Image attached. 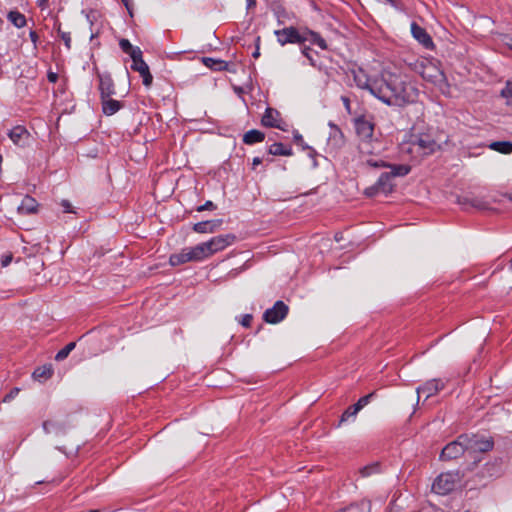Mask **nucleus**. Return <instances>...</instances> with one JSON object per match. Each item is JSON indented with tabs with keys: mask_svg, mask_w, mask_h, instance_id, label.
Instances as JSON below:
<instances>
[{
	"mask_svg": "<svg viewBox=\"0 0 512 512\" xmlns=\"http://www.w3.org/2000/svg\"><path fill=\"white\" fill-rule=\"evenodd\" d=\"M288 310V306L283 301H277L272 308L264 312L263 319L267 323H279L287 316Z\"/></svg>",
	"mask_w": 512,
	"mask_h": 512,
	"instance_id": "13",
	"label": "nucleus"
},
{
	"mask_svg": "<svg viewBox=\"0 0 512 512\" xmlns=\"http://www.w3.org/2000/svg\"><path fill=\"white\" fill-rule=\"evenodd\" d=\"M313 36V42L317 44L321 49H326L327 44L326 41L320 37L318 34L312 33Z\"/></svg>",
	"mask_w": 512,
	"mask_h": 512,
	"instance_id": "42",
	"label": "nucleus"
},
{
	"mask_svg": "<svg viewBox=\"0 0 512 512\" xmlns=\"http://www.w3.org/2000/svg\"><path fill=\"white\" fill-rule=\"evenodd\" d=\"M465 512H470V511H465Z\"/></svg>",
	"mask_w": 512,
	"mask_h": 512,
	"instance_id": "58",
	"label": "nucleus"
},
{
	"mask_svg": "<svg viewBox=\"0 0 512 512\" xmlns=\"http://www.w3.org/2000/svg\"><path fill=\"white\" fill-rule=\"evenodd\" d=\"M465 440L466 436L462 434L458 436L456 440L448 443L441 451L440 460L451 461L464 455L467 450Z\"/></svg>",
	"mask_w": 512,
	"mask_h": 512,
	"instance_id": "8",
	"label": "nucleus"
},
{
	"mask_svg": "<svg viewBox=\"0 0 512 512\" xmlns=\"http://www.w3.org/2000/svg\"><path fill=\"white\" fill-rule=\"evenodd\" d=\"M198 261H202V258L197 246L184 248L179 253L172 254L169 258V263L172 266H178L187 262Z\"/></svg>",
	"mask_w": 512,
	"mask_h": 512,
	"instance_id": "10",
	"label": "nucleus"
},
{
	"mask_svg": "<svg viewBox=\"0 0 512 512\" xmlns=\"http://www.w3.org/2000/svg\"><path fill=\"white\" fill-rule=\"evenodd\" d=\"M76 346V343L75 342H70L68 343L64 348H62L61 350H59L55 356V360L56 361H63L64 359H66L68 357V355L70 354V352L75 348Z\"/></svg>",
	"mask_w": 512,
	"mask_h": 512,
	"instance_id": "35",
	"label": "nucleus"
},
{
	"mask_svg": "<svg viewBox=\"0 0 512 512\" xmlns=\"http://www.w3.org/2000/svg\"><path fill=\"white\" fill-rule=\"evenodd\" d=\"M354 127L358 140L375 138V123L372 119H368L365 116H359L354 120Z\"/></svg>",
	"mask_w": 512,
	"mask_h": 512,
	"instance_id": "12",
	"label": "nucleus"
},
{
	"mask_svg": "<svg viewBox=\"0 0 512 512\" xmlns=\"http://www.w3.org/2000/svg\"><path fill=\"white\" fill-rule=\"evenodd\" d=\"M247 1V9H250L256 5V0H246Z\"/></svg>",
	"mask_w": 512,
	"mask_h": 512,
	"instance_id": "54",
	"label": "nucleus"
},
{
	"mask_svg": "<svg viewBox=\"0 0 512 512\" xmlns=\"http://www.w3.org/2000/svg\"><path fill=\"white\" fill-rule=\"evenodd\" d=\"M359 472L362 477H369L380 472V465L378 463H372L362 467Z\"/></svg>",
	"mask_w": 512,
	"mask_h": 512,
	"instance_id": "34",
	"label": "nucleus"
},
{
	"mask_svg": "<svg viewBox=\"0 0 512 512\" xmlns=\"http://www.w3.org/2000/svg\"><path fill=\"white\" fill-rule=\"evenodd\" d=\"M7 19L17 28H22L26 25V17L17 10L10 11L7 14Z\"/></svg>",
	"mask_w": 512,
	"mask_h": 512,
	"instance_id": "31",
	"label": "nucleus"
},
{
	"mask_svg": "<svg viewBox=\"0 0 512 512\" xmlns=\"http://www.w3.org/2000/svg\"><path fill=\"white\" fill-rule=\"evenodd\" d=\"M281 122L280 113L276 109L270 107L266 108L261 119L262 125L283 130Z\"/></svg>",
	"mask_w": 512,
	"mask_h": 512,
	"instance_id": "20",
	"label": "nucleus"
},
{
	"mask_svg": "<svg viewBox=\"0 0 512 512\" xmlns=\"http://www.w3.org/2000/svg\"><path fill=\"white\" fill-rule=\"evenodd\" d=\"M501 96L506 99L508 105H512V81H507L501 90Z\"/></svg>",
	"mask_w": 512,
	"mask_h": 512,
	"instance_id": "38",
	"label": "nucleus"
},
{
	"mask_svg": "<svg viewBox=\"0 0 512 512\" xmlns=\"http://www.w3.org/2000/svg\"><path fill=\"white\" fill-rule=\"evenodd\" d=\"M386 167L390 168V171L382 173L376 182L379 189L385 194L390 193L393 189V184L391 183L393 177L406 176L410 172V167L407 165L387 164Z\"/></svg>",
	"mask_w": 512,
	"mask_h": 512,
	"instance_id": "5",
	"label": "nucleus"
},
{
	"mask_svg": "<svg viewBox=\"0 0 512 512\" xmlns=\"http://www.w3.org/2000/svg\"><path fill=\"white\" fill-rule=\"evenodd\" d=\"M29 37H30V40L32 41V43L34 45V48H36L37 47V42H38V34H37V32L31 30L30 33H29Z\"/></svg>",
	"mask_w": 512,
	"mask_h": 512,
	"instance_id": "49",
	"label": "nucleus"
},
{
	"mask_svg": "<svg viewBox=\"0 0 512 512\" xmlns=\"http://www.w3.org/2000/svg\"><path fill=\"white\" fill-rule=\"evenodd\" d=\"M252 319H253V317L251 314H245L242 316L240 324L244 327H250Z\"/></svg>",
	"mask_w": 512,
	"mask_h": 512,
	"instance_id": "46",
	"label": "nucleus"
},
{
	"mask_svg": "<svg viewBox=\"0 0 512 512\" xmlns=\"http://www.w3.org/2000/svg\"><path fill=\"white\" fill-rule=\"evenodd\" d=\"M309 51H311V49H309V48H305V49H303V54H304L308 59L312 60V59H311V57H310V55H309Z\"/></svg>",
	"mask_w": 512,
	"mask_h": 512,
	"instance_id": "55",
	"label": "nucleus"
},
{
	"mask_svg": "<svg viewBox=\"0 0 512 512\" xmlns=\"http://www.w3.org/2000/svg\"><path fill=\"white\" fill-rule=\"evenodd\" d=\"M457 202L459 205H461L464 209H468L469 207H473L479 210H484L489 207V203L485 201L482 197L475 196V195H465V196H459L457 198Z\"/></svg>",
	"mask_w": 512,
	"mask_h": 512,
	"instance_id": "17",
	"label": "nucleus"
},
{
	"mask_svg": "<svg viewBox=\"0 0 512 512\" xmlns=\"http://www.w3.org/2000/svg\"><path fill=\"white\" fill-rule=\"evenodd\" d=\"M122 1H123V2H125V5L127 6V2H126V0H122Z\"/></svg>",
	"mask_w": 512,
	"mask_h": 512,
	"instance_id": "57",
	"label": "nucleus"
},
{
	"mask_svg": "<svg viewBox=\"0 0 512 512\" xmlns=\"http://www.w3.org/2000/svg\"><path fill=\"white\" fill-rule=\"evenodd\" d=\"M412 146L422 155H430L440 149L438 142L427 133L416 136L412 141Z\"/></svg>",
	"mask_w": 512,
	"mask_h": 512,
	"instance_id": "9",
	"label": "nucleus"
},
{
	"mask_svg": "<svg viewBox=\"0 0 512 512\" xmlns=\"http://www.w3.org/2000/svg\"><path fill=\"white\" fill-rule=\"evenodd\" d=\"M264 139L265 134L262 131L256 129L249 130L243 135V142L247 145L260 143L264 141Z\"/></svg>",
	"mask_w": 512,
	"mask_h": 512,
	"instance_id": "26",
	"label": "nucleus"
},
{
	"mask_svg": "<svg viewBox=\"0 0 512 512\" xmlns=\"http://www.w3.org/2000/svg\"><path fill=\"white\" fill-rule=\"evenodd\" d=\"M60 205L65 213H74L72 205L68 200H62Z\"/></svg>",
	"mask_w": 512,
	"mask_h": 512,
	"instance_id": "45",
	"label": "nucleus"
},
{
	"mask_svg": "<svg viewBox=\"0 0 512 512\" xmlns=\"http://www.w3.org/2000/svg\"><path fill=\"white\" fill-rule=\"evenodd\" d=\"M19 209L27 213H33L35 211V200L31 197H26Z\"/></svg>",
	"mask_w": 512,
	"mask_h": 512,
	"instance_id": "37",
	"label": "nucleus"
},
{
	"mask_svg": "<svg viewBox=\"0 0 512 512\" xmlns=\"http://www.w3.org/2000/svg\"><path fill=\"white\" fill-rule=\"evenodd\" d=\"M53 375V369L51 365H45L42 367H38L33 372V378L38 381H45L49 379Z\"/></svg>",
	"mask_w": 512,
	"mask_h": 512,
	"instance_id": "30",
	"label": "nucleus"
},
{
	"mask_svg": "<svg viewBox=\"0 0 512 512\" xmlns=\"http://www.w3.org/2000/svg\"><path fill=\"white\" fill-rule=\"evenodd\" d=\"M252 56L254 58H258L260 56V37L259 36L256 38V49L253 52Z\"/></svg>",
	"mask_w": 512,
	"mask_h": 512,
	"instance_id": "50",
	"label": "nucleus"
},
{
	"mask_svg": "<svg viewBox=\"0 0 512 512\" xmlns=\"http://www.w3.org/2000/svg\"><path fill=\"white\" fill-rule=\"evenodd\" d=\"M119 46L124 53L128 54L131 57V59L142 54L140 48L134 47L127 39H121L119 42Z\"/></svg>",
	"mask_w": 512,
	"mask_h": 512,
	"instance_id": "29",
	"label": "nucleus"
},
{
	"mask_svg": "<svg viewBox=\"0 0 512 512\" xmlns=\"http://www.w3.org/2000/svg\"><path fill=\"white\" fill-rule=\"evenodd\" d=\"M215 208L216 206L212 201H206L203 205L197 208V211L214 210Z\"/></svg>",
	"mask_w": 512,
	"mask_h": 512,
	"instance_id": "43",
	"label": "nucleus"
},
{
	"mask_svg": "<svg viewBox=\"0 0 512 512\" xmlns=\"http://www.w3.org/2000/svg\"><path fill=\"white\" fill-rule=\"evenodd\" d=\"M202 63L213 71H225L228 70V63L221 59H215L212 57H203Z\"/></svg>",
	"mask_w": 512,
	"mask_h": 512,
	"instance_id": "25",
	"label": "nucleus"
},
{
	"mask_svg": "<svg viewBox=\"0 0 512 512\" xmlns=\"http://www.w3.org/2000/svg\"><path fill=\"white\" fill-rule=\"evenodd\" d=\"M222 224V220H208L198 222L193 226V230L197 233H213Z\"/></svg>",
	"mask_w": 512,
	"mask_h": 512,
	"instance_id": "24",
	"label": "nucleus"
},
{
	"mask_svg": "<svg viewBox=\"0 0 512 512\" xmlns=\"http://www.w3.org/2000/svg\"><path fill=\"white\" fill-rule=\"evenodd\" d=\"M235 239L236 237L233 234L217 235L211 238L209 241L200 243L196 246L202 260H204L232 245Z\"/></svg>",
	"mask_w": 512,
	"mask_h": 512,
	"instance_id": "3",
	"label": "nucleus"
},
{
	"mask_svg": "<svg viewBox=\"0 0 512 512\" xmlns=\"http://www.w3.org/2000/svg\"><path fill=\"white\" fill-rule=\"evenodd\" d=\"M269 154L274 156H291L293 155L292 148L290 146H285L282 143H274L270 145L268 149Z\"/></svg>",
	"mask_w": 512,
	"mask_h": 512,
	"instance_id": "28",
	"label": "nucleus"
},
{
	"mask_svg": "<svg viewBox=\"0 0 512 512\" xmlns=\"http://www.w3.org/2000/svg\"><path fill=\"white\" fill-rule=\"evenodd\" d=\"M98 79V90L100 93V98H107L108 96H113L116 93L115 85L110 74H98Z\"/></svg>",
	"mask_w": 512,
	"mask_h": 512,
	"instance_id": "18",
	"label": "nucleus"
},
{
	"mask_svg": "<svg viewBox=\"0 0 512 512\" xmlns=\"http://www.w3.org/2000/svg\"><path fill=\"white\" fill-rule=\"evenodd\" d=\"M131 68L137 71L142 77V82L145 87H150L153 81V76L150 73L149 66L142 58V54L132 59Z\"/></svg>",
	"mask_w": 512,
	"mask_h": 512,
	"instance_id": "15",
	"label": "nucleus"
},
{
	"mask_svg": "<svg viewBox=\"0 0 512 512\" xmlns=\"http://www.w3.org/2000/svg\"><path fill=\"white\" fill-rule=\"evenodd\" d=\"M378 193H382V191L379 189L378 185L375 183L374 185L366 188L365 195L369 197H373L377 195Z\"/></svg>",
	"mask_w": 512,
	"mask_h": 512,
	"instance_id": "41",
	"label": "nucleus"
},
{
	"mask_svg": "<svg viewBox=\"0 0 512 512\" xmlns=\"http://www.w3.org/2000/svg\"><path fill=\"white\" fill-rule=\"evenodd\" d=\"M360 410L358 409V407H356L355 405H351L349 406L341 415L340 417V420H339V423L337 425V427H340L343 423L349 421L350 419H355V417L357 416L358 412Z\"/></svg>",
	"mask_w": 512,
	"mask_h": 512,
	"instance_id": "32",
	"label": "nucleus"
},
{
	"mask_svg": "<svg viewBox=\"0 0 512 512\" xmlns=\"http://www.w3.org/2000/svg\"><path fill=\"white\" fill-rule=\"evenodd\" d=\"M371 94L389 106H405L418 99V89L401 75L383 74L372 86Z\"/></svg>",
	"mask_w": 512,
	"mask_h": 512,
	"instance_id": "1",
	"label": "nucleus"
},
{
	"mask_svg": "<svg viewBox=\"0 0 512 512\" xmlns=\"http://www.w3.org/2000/svg\"><path fill=\"white\" fill-rule=\"evenodd\" d=\"M466 436L465 445L467 446L466 453H485L491 451L494 447L492 437H485L478 434H463Z\"/></svg>",
	"mask_w": 512,
	"mask_h": 512,
	"instance_id": "7",
	"label": "nucleus"
},
{
	"mask_svg": "<svg viewBox=\"0 0 512 512\" xmlns=\"http://www.w3.org/2000/svg\"><path fill=\"white\" fill-rule=\"evenodd\" d=\"M330 131L327 140V145L334 151L341 149L345 145V136L342 130L333 122L328 124Z\"/></svg>",
	"mask_w": 512,
	"mask_h": 512,
	"instance_id": "14",
	"label": "nucleus"
},
{
	"mask_svg": "<svg viewBox=\"0 0 512 512\" xmlns=\"http://www.w3.org/2000/svg\"><path fill=\"white\" fill-rule=\"evenodd\" d=\"M510 266H511V269H512V258H511V261H510Z\"/></svg>",
	"mask_w": 512,
	"mask_h": 512,
	"instance_id": "56",
	"label": "nucleus"
},
{
	"mask_svg": "<svg viewBox=\"0 0 512 512\" xmlns=\"http://www.w3.org/2000/svg\"><path fill=\"white\" fill-rule=\"evenodd\" d=\"M100 100L102 112L106 116H112L124 107L123 102L113 99L112 96L100 98Z\"/></svg>",
	"mask_w": 512,
	"mask_h": 512,
	"instance_id": "22",
	"label": "nucleus"
},
{
	"mask_svg": "<svg viewBox=\"0 0 512 512\" xmlns=\"http://www.w3.org/2000/svg\"><path fill=\"white\" fill-rule=\"evenodd\" d=\"M58 33H59L61 39L64 41L66 48L70 49L71 48V36H70V33L69 32L61 31L60 29H58Z\"/></svg>",
	"mask_w": 512,
	"mask_h": 512,
	"instance_id": "40",
	"label": "nucleus"
},
{
	"mask_svg": "<svg viewBox=\"0 0 512 512\" xmlns=\"http://www.w3.org/2000/svg\"><path fill=\"white\" fill-rule=\"evenodd\" d=\"M411 33L413 37L425 48L433 47V41L430 35L426 32L424 28L419 26L416 22L411 23Z\"/></svg>",
	"mask_w": 512,
	"mask_h": 512,
	"instance_id": "21",
	"label": "nucleus"
},
{
	"mask_svg": "<svg viewBox=\"0 0 512 512\" xmlns=\"http://www.w3.org/2000/svg\"><path fill=\"white\" fill-rule=\"evenodd\" d=\"M261 163H262V159L260 157H254L253 162H252L253 169H255L256 166L260 165Z\"/></svg>",
	"mask_w": 512,
	"mask_h": 512,
	"instance_id": "53",
	"label": "nucleus"
},
{
	"mask_svg": "<svg viewBox=\"0 0 512 512\" xmlns=\"http://www.w3.org/2000/svg\"><path fill=\"white\" fill-rule=\"evenodd\" d=\"M377 79L370 80L368 78L362 79L361 76H355V82L357 86L361 89H367L371 93L372 86L375 84Z\"/></svg>",
	"mask_w": 512,
	"mask_h": 512,
	"instance_id": "36",
	"label": "nucleus"
},
{
	"mask_svg": "<svg viewBox=\"0 0 512 512\" xmlns=\"http://www.w3.org/2000/svg\"><path fill=\"white\" fill-rule=\"evenodd\" d=\"M511 48H512V45H511Z\"/></svg>",
	"mask_w": 512,
	"mask_h": 512,
	"instance_id": "59",
	"label": "nucleus"
},
{
	"mask_svg": "<svg viewBox=\"0 0 512 512\" xmlns=\"http://www.w3.org/2000/svg\"><path fill=\"white\" fill-rule=\"evenodd\" d=\"M57 78H58V76H57V74H56V73H53V72H49V73H48V80H49L50 82H56V81H57Z\"/></svg>",
	"mask_w": 512,
	"mask_h": 512,
	"instance_id": "52",
	"label": "nucleus"
},
{
	"mask_svg": "<svg viewBox=\"0 0 512 512\" xmlns=\"http://www.w3.org/2000/svg\"><path fill=\"white\" fill-rule=\"evenodd\" d=\"M444 388V383L440 379H432L425 382L422 386L417 387L416 392L418 395L417 402L419 401L420 394H425L426 399L436 395Z\"/></svg>",
	"mask_w": 512,
	"mask_h": 512,
	"instance_id": "16",
	"label": "nucleus"
},
{
	"mask_svg": "<svg viewBox=\"0 0 512 512\" xmlns=\"http://www.w3.org/2000/svg\"><path fill=\"white\" fill-rule=\"evenodd\" d=\"M55 428H56V424L51 421H45L43 423V429H44L45 433H47V434L52 433Z\"/></svg>",
	"mask_w": 512,
	"mask_h": 512,
	"instance_id": "44",
	"label": "nucleus"
},
{
	"mask_svg": "<svg viewBox=\"0 0 512 512\" xmlns=\"http://www.w3.org/2000/svg\"><path fill=\"white\" fill-rule=\"evenodd\" d=\"M372 504L368 499H362L357 502H353L345 508L338 510L337 512H371Z\"/></svg>",
	"mask_w": 512,
	"mask_h": 512,
	"instance_id": "23",
	"label": "nucleus"
},
{
	"mask_svg": "<svg viewBox=\"0 0 512 512\" xmlns=\"http://www.w3.org/2000/svg\"><path fill=\"white\" fill-rule=\"evenodd\" d=\"M488 148L501 154L512 153V142L510 141H494L488 145Z\"/></svg>",
	"mask_w": 512,
	"mask_h": 512,
	"instance_id": "27",
	"label": "nucleus"
},
{
	"mask_svg": "<svg viewBox=\"0 0 512 512\" xmlns=\"http://www.w3.org/2000/svg\"><path fill=\"white\" fill-rule=\"evenodd\" d=\"M12 260V256L9 255V256H5L3 259H2V266L3 267H6L7 265H9V263L11 262Z\"/></svg>",
	"mask_w": 512,
	"mask_h": 512,
	"instance_id": "51",
	"label": "nucleus"
},
{
	"mask_svg": "<svg viewBox=\"0 0 512 512\" xmlns=\"http://www.w3.org/2000/svg\"><path fill=\"white\" fill-rule=\"evenodd\" d=\"M416 69L424 80L433 83L441 90L447 86L445 74L433 63L422 61L416 66Z\"/></svg>",
	"mask_w": 512,
	"mask_h": 512,
	"instance_id": "4",
	"label": "nucleus"
},
{
	"mask_svg": "<svg viewBox=\"0 0 512 512\" xmlns=\"http://www.w3.org/2000/svg\"><path fill=\"white\" fill-rule=\"evenodd\" d=\"M341 101L343 102V105L346 109V111L351 114V105H350V99L347 96H341Z\"/></svg>",
	"mask_w": 512,
	"mask_h": 512,
	"instance_id": "48",
	"label": "nucleus"
},
{
	"mask_svg": "<svg viewBox=\"0 0 512 512\" xmlns=\"http://www.w3.org/2000/svg\"><path fill=\"white\" fill-rule=\"evenodd\" d=\"M19 388H13L5 397L4 401L8 402L11 401L13 398H15L19 393Z\"/></svg>",
	"mask_w": 512,
	"mask_h": 512,
	"instance_id": "47",
	"label": "nucleus"
},
{
	"mask_svg": "<svg viewBox=\"0 0 512 512\" xmlns=\"http://www.w3.org/2000/svg\"><path fill=\"white\" fill-rule=\"evenodd\" d=\"M278 43L281 46H284L286 44H296V43H303L306 41V38L299 33V31L293 27H285L280 30H276L274 32Z\"/></svg>",
	"mask_w": 512,
	"mask_h": 512,
	"instance_id": "11",
	"label": "nucleus"
},
{
	"mask_svg": "<svg viewBox=\"0 0 512 512\" xmlns=\"http://www.w3.org/2000/svg\"><path fill=\"white\" fill-rule=\"evenodd\" d=\"M375 396V392L369 393L363 397H361L356 404H354L356 407H358L359 410L363 409Z\"/></svg>",
	"mask_w": 512,
	"mask_h": 512,
	"instance_id": "39",
	"label": "nucleus"
},
{
	"mask_svg": "<svg viewBox=\"0 0 512 512\" xmlns=\"http://www.w3.org/2000/svg\"><path fill=\"white\" fill-rule=\"evenodd\" d=\"M460 481L458 472H445L436 477L432 484V491L439 495H447L455 489Z\"/></svg>",
	"mask_w": 512,
	"mask_h": 512,
	"instance_id": "6",
	"label": "nucleus"
},
{
	"mask_svg": "<svg viewBox=\"0 0 512 512\" xmlns=\"http://www.w3.org/2000/svg\"><path fill=\"white\" fill-rule=\"evenodd\" d=\"M8 137L17 146L24 147L30 138L29 131L21 125H17L8 132Z\"/></svg>",
	"mask_w": 512,
	"mask_h": 512,
	"instance_id": "19",
	"label": "nucleus"
},
{
	"mask_svg": "<svg viewBox=\"0 0 512 512\" xmlns=\"http://www.w3.org/2000/svg\"><path fill=\"white\" fill-rule=\"evenodd\" d=\"M381 150V142L376 137L371 139L358 140L357 151L360 165L376 169L387 166L385 161L375 158L380 154Z\"/></svg>",
	"mask_w": 512,
	"mask_h": 512,
	"instance_id": "2",
	"label": "nucleus"
},
{
	"mask_svg": "<svg viewBox=\"0 0 512 512\" xmlns=\"http://www.w3.org/2000/svg\"><path fill=\"white\" fill-rule=\"evenodd\" d=\"M294 140L298 143V144H301L303 149H307L309 151V157H311L313 159V167H317L318 166V163L315 159V157L317 156V152L310 146H307V145H303V137L302 135L299 133V132H295L294 133Z\"/></svg>",
	"mask_w": 512,
	"mask_h": 512,
	"instance_id": "33",
	"label": "nucleus"
}]
</instances>
